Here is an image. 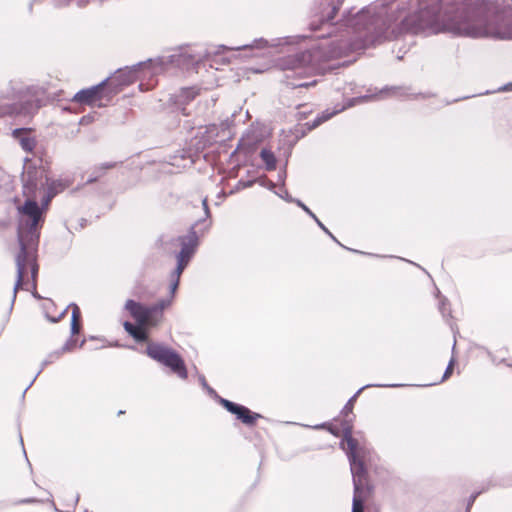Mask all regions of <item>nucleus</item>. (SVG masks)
<instances>
[{"label":"nucleus","instance_id":"nucleus-1","mask_svg":"<svg viewBox=\"0 0 512 512\" xmlns=\"http://www.w3.org/2000/svg\"><path fill=\"white\" fill-rule=\"evenodd\" d=\"M46 208L39 207L34 199H27L17 207V237L20 252L16 257L17 279L13 291V299L17 290L25 284V276L30 271L32 288H35V278L38 270L35 251L38 246L40 230L44 222Z\"/></svg>","mask_w":512,"mask_h":512},{"label":"nucleus","instance_id":"nucleus-2","mask_svg":"<svg viewBox=\"0 0 512 512\" xmlns=\"http://www.w3.org/2000/svg\"><path fill=\"white\" fill-rule=\"evenodd\" d=\"M443 30L456 36L469 38L512 39V20L499 17L457 15L443 24Z\"/></svg>","mask_w":512,"mask_h":512},{"label":"nucleus","instance_id":"nucleus-3","mask_svg":"<svg viewBox=\"0 0 512 512\" xmlns=\"http://www.w3.org/2000/svg\"><path fill=\"white\" fill-rule=\"evenodd\" d=\"M341 430L344 434L341 446L348 456L354 485L352 512H363V503L370 494V488L364 464L360 460L362 449L358 448L357 441L352 437L351 420H344Z\"/></svg>","mask_w":512,"mask_h":512},{"label":"nucleus","instance_id":"nucleus-4","mask_svg":"<svg viewBox=\"0 0 512 512\" xmlns=\"http://www.w3.org/2000/svg\"><path fill=\"white\" fill-rule=\"evenodd\" d=\"M170 305L171 300H161L153 306H145L134 300H128L125 309L137 322V325L126 321L124 322L125 330L136 341H145L147 339L146 328L157 325L162 319L163 310Z\"/></svg>","mask_w":512,"mask_h":512},{"label":"nucleus","instance_id":"nucleus-5","mask_svg":"<svg viewBox=\"0 0 512 512\" xmlns=\"http://www.w3.org/2000/svg\"><path fill=\"white\" fill-rule=\"evenodd\" d=\"M164 71L161 61L149 60L145 63H139L133 67H126L119 69L115 74L107 79V85L111 88L110 93H117L122 87L133 83L136 80L150 79V77L157 75Z\"/></svg>","mask_w":512,"mask_h":512},{"label":"nucleus","instance_id":"nucleus-6","mask_svg":"<svg viewBox=\"0 0 512 512\" xmlns=\"http://www.w3.org/2000/svg\"><path fill=\"white\" fill-rule=\"evenodd\" d=\"M427 14V12L420 11L418 13L409 15L402 21L401 27L397 31L394 28L389 31L387 28L383 34H377L375 37H366L362 45L356 46L355 48H364L368 45L380 42L382 39H394L402 33H427L432 29L431 20L427 18Z\"/></svg>","mask_w":512,"mask_h":512},{"label":"nucleus","instance_id":"nucleus-7","mask_svg":"<svg viewBox=\"0 0 512 512\" xmlns=\"http://www.w3.org/2000/svg\"><path fill=\"white\" fill-rule=\"evenodd\" d=\"M39 107L38 102L28 99V91L12 88L0 95V117L14 114H30Z\"/></svg>","mask_w":512,"mask_h":512},{"label":"nucleus","instance_id":"nucleus-8","mask_svg":"<svg viewBox=\"0 0 512 512\" xmlns=\"http://www.w3.org/2000/svg\"><path fill=\"white\" fill-rule=\"evenodd\" d=\"M146 352L149 357L168 367L181 379H187L188 372L181 356L173 349L158 343H151L147 346Z\"/></svg>","mask_w":512,"mask_h":512},{"label":"nucleus","instance_id":"nucleus-9","mask_svg":"<svg viewBox=\"0 0 512 512\" xmlns=\"http://www.w3.org/2000/svg\"><path fill=\"white\" fill-rule=\"evenodd\" d=\"M108 88L107 81H103L98 85L80 90L73 96L72 100L79 104L101 106L102 100L112 94L110 91L106 92Z\"/></svg>","mask_w":512,"mask_h":512},{"label":"nucleus","instance_id":"nucleus-10","mask_svg":"<svg viewBox=\"0 0 512 512\" xmlns=\"http://www.w3.org/2000/svg\"><path fill=\"white\" fill-rule=\"evenodd\" d=\"M181 251L177 255V273L182 274L183 270L189 263L198 245V237L192 229L188 235L179 237Z\"/></svg>","mask_w":512,"mask_h":512},{"label":"nucleus","instance_id":"nucleus-11","mask_svg":"<svg viewBox=\"0 0 512 512\" xmlns=\"http://www.w3.org/2000/svg\"><path fill=\"white\" fill-rule=\"evenodd\" d=\"M311 55L309 53H303L300 57H294L289 60L287 65H284V69L290 70H304L305 72L310 70V67H306V63L310 62Z\"/></svg>","mask_w":512,"mask_h":512},{"label":"nucleus","instance_id":"nucleus-12","mask_svg":"<svg viewBox=\"0 0 512 512\" xmlns=\"http://www.w3.org/2000/svg\"><path fill=\"white\" fill-rule=\"evenodd\" d=\"M198 95V90L195 88H183L176 96V103L187 104Z\"/></svg>","mask_w":512,"mask_h":512},{"label":"nucleus","instance_id":"nucleus-13","mask_svg":"<svg viewBox=\"0 0 512 512\" xmlns=\"http://www.w3.org/2000/svg\"><path fill=\"white\" fill-rule=\"evenodd\" d=\"M53 307H54V303L52 301H47L44 303V310H45V315H46L47 319L53 323H56L65 316V314L67 312V308L62 309L58 314H53V313H51V312H53V309H52Z\"/></svg>","mask_w":512,"mask_h":512},{"label":"nucleus","instance_id":"nucleus-14","mask_svg":"<svg viewBox=\"0 0 512 512\" xmlns=\"http://www.w3.org/2000/svg\"><path fill=\"white\" fill-rule=\"evenodd\" d=\"M220 403L232 414L236 415V417L239 419L241 413L247 412V407L233 403L227 399H220Z\"/></svg>","mask_w":512,"mask_h":512},{"label":"nucleus","instance_id":"nucleus-15","mask_svg":"<svg viewBox=\"0 0 512 512\" xmlns=\"http://www.w3.org/2000/svg\"><path fill=\"white\" fill-rule=\"evenodd\" d=\"M67 309L68 308H72V316H71V333L72 334H77L80 330V326H79V320H80V309L79 307L74 304V303H71L70 305H68V307H66Z\"/></svg>","mask_w":512,"mask_h":512},{"label":"nucleus","instance_id":"nucleus-16","mask_svg":"<svg viewBox=\"0 0 512 512\" xmlns=\"http://www.w3.org/2000/svg\"><path fill=\"white\" fill-rule=\"evenodd\" d=\"M262 161L266 165L267 170H273L276 167V158L274 153L269 149H262L260 153Z\"/></svg>","mask_w":512,"mask_h":512},{"label":"nucleus","instance_id":"nucleus-17","mask_svg":"<svg viewBox=\"0 0 512 512\" xmlns=\"http://www.w3.org/2000/svg\"><path fill=\"white\" fill-rule=\"evenodd\" d=\"M68 185H69L68 182H64L62 180L52 182L49 186V197H48L45 205L48 204V201L50 200L51 197L56 195L58 192L63 191L66 187H68Z\"/></svg>","mask_w":512,"mask_h":512},{"label":"nucleus","instance_id":"nucleus-18","mask_svg":"<svg viewBox=\"0 0 512 512\" xmlns=\"http://www.w3.org/2000/svg\"><path fill=\"white\" fill-rule=\"evenodd\" d=\"M261 417L258 413H253L247 408L246 413H241L239 420L247 425H253L257 419Z\"/></svg>","mask_w":512,"mask_h":512},{"label":"nucleus","instance_id":"nucleus-19","mask_svg":"<svg viewBox=\"0 0 512 512\" xmlns=\"http://www.w3.org/2000/svg\"><path fill=\"white\" fill-rule=\"evenodd\" d=\"M180 276H181V274L177 273V268H176L171 275V284H170V294L171 295H170V298L167 299V300H171V302L173 301L174 294L178 288Z\"/></svg>","mask_w":512,"mask_h":512},{"label":"nucleus","instance_id":"nucleus-20","mask_svg":"<svg viewBox=\"0 0 512 512\" xmlns=\"http://www.w3.org/2000/svg\"><path fill=\"white\" fill-rule=\"evenodd\" d=\"M362 391V389H359L355 395H353L349 400L348 402L346 403V405L344 406L343 410H342V413L344 415H348V414H351L352 413V410H353V405H354V401L356 400L357 396L360 394V392Z\"/></svg>","mask_w":512,"mask_h":512},{"label":"nucleus","instance_id":"nucleus-21","mask_svg":"<svg viewBox=\"0 0 512 512\" xmlns=\"http://www.w3.org/2000/svg\"><path fill=\"white\" fill-rule=\"evenodd\" d=\"M343 109H344V107H341V108H339V109H337V110H335V111H333V112H331V113L323 114L321 117H319V118L316 120V122H315L314 126H316V125H318V124H320V123H322V122H324V121L328 120L330 117H332V116H333V115H335L336 113H338V112L342 111Z\"/></svg>","mask_w":512,"mask_h":512},{"label":"nucleus","instance_id":"nucleus-22","mask_svg":"<svg viewBox=\"0 0 512 512\" xmlns=\"http://www.w3.org/2000/svg\"><path fill=\"white\" fill-rule=\"evenodd\" d=\"M314 428L315 429L327 428L335 436H338L339 432H340L339 428H337L336 426H333L331 424H320V425H316Z\"/></svg>","mask_w":512,"mask_h":512},{"label":"nucleus","instance_id":"nucleus-23","mask_svg":"<svg viewBox=\"0 0 512 512\" xmlns=\"http://www.w3.org/2000/svg\"><path fill=\"white\" fill-rule=\"evenodd\" d=\"M21 146L26 151H32L35 146V143L32 139L24 138L21 140Z\"/></svg>","mask_w":512,"mask_h":512},{"label":"nucleus","instance_id":"nucleus-24","mask_svg":"<svg viewBox=\"0 0 512 512\" xmlns=\"http://www.w3.org/2000/svg\"><path fill=\"white\" fill-rule=\"evenodd\" d=\"M70 2L75 3L79 7H82L86 5L89 2V0H58V5H65Z\"/></svg>","mask_w":512,"mask_h":512},{"label":"nucleus","instance_id":"nucleus-25","mask_svg":"<svg viewBox=\"0 0 512 512\" xmlns=\"http://www.w3.org/2000/svg\"><path fill=\"white\" fill-rule=\"evenodd\" d=\"M299 207H301L310 217L316 219V215L300 200L295 201Z\"/></svg>","mask_w":512,"mask_h":512},{"label":"nucleus","instance_id":"nucleus-26","mask_svg":"<svg viewBox=\"0 0 512 512\" xmlns=\"http://www.w3.org/2000/svg\"><path fill=\"white\" fill-rule=\"evenodd\" d=\"M452 366H453V359L450 360V362H449V364H448V366H447V368H446V370L444 372L442 380H445V379H447L450 376V374L452 372Z\"/></svg>","mask_w":512,"mask_h":512},{"label":"nucleus","instance_id":"nucleus-27","mask_svg":"<svg viewBox=\"0 0 512 512\" xmlns=\"http://www.w3.org/2000/svg\"><path fill=\"white\" fill-rule=\"evenodd\" d=\"M314 220L325 233H327L331 238L335 239L331 232L323 225V223L317 217Z\"/></svg>","mask_w":512,"mask_h":512},{"label":"nucleus","instance_id":"nucleus-28","mask_svg":"<svg viewBox=\"0 0 512 512\" xmlns=\"http://www.w3.org/2000/svg\"><path fill=\"white\" fill-rule=\"evenodd\" d=\"M266 45H267V42L260 39V40L255 41L254 45H252L251 47L256 46L257 48H264Z\"/></svg>","mask_w":512,"mask_h":512},{"label":"nucleus","instance_id":"nucleus-29","mask_svg":"<svg viewBox=\"0 0 512 512\" xmlns=\"http://www.w3.org/2000/svg\"><path fill=\"white\" fill-rule=\"evenodd\" d=\"M279 196L285 199L286 201L294 202V200L289 196L287 191H283V193H280Z\"/></svg>","mask_w":512,"mask_h":512},{"label":"nucleus","instance_id":"nucleus-30","mask_svg":"<svg viewBox=\"0 0 512 512\" xmlns=\"http://www.w3.org/2000/svg\"><path fill=\"white\" fill-rule=\"evenodd\" d=\"M314 84H315V81L311 82V83H293V86L294 87H308V86L314 85Z\"/></svg>","mask_w":512,"mask_h":512},{"label":"nucleus","instance_id":"nucleus-31","mask_svg":"<svg viewBox=\"0 0 512 512\" xmlns=\"http://www.w3.org/2000/svg\"><path fill=\"white\" fill-rule=\"evenodd\" d=\"M500 91H512V83H508L499 89Z\"/></svg>","mask_w":512,"mask_h":512},{"label":"nucleus","instance_id":"nucleus-32","mask_svg":"<svg viewBox=\"0 0 512 512\" xmlns=\"http://www.w3.org/2000/svg\"><path fill=\"white\" fill-rule=\"evenodd\" d=\"M202 203H203V206H204V209H205V213L208 214L209 211H208L207 199L204 198Z\"/></svg>","mask_w":512,"mask_h":512},{"label":"nucleus","instance_id":"nucleus-33","mask_svg":"<svg viewBox=\"0 0 512 512\" xmlns=\"http://www.w3.org/2000/svg\"><path fill=\"white\" fill-rule=\"evenodd\" d=\"M367 98H368V96H363V97L354 99L353 102H362L363 100H366Z\"/></svg>","mask_w":512,"mask_h":512},{"label":"nucleus","instance_id":"nucleus-34","mask_svg":"<svg viewBox=\"0 0 512 512\" xmlns=\"http://www.w3.org/2000/svg\"><path fill=\"white\" fill-rule=\"evenodd\" d=\"M200 381H201V383H202L203 387L208 388V387H207V383H206V381H205V378H204L203 376H202V377H200Z\"/></svg>","mask_w":512,"mask_h":512},{"label":"nucleus","instance_id":"nucleus-35","mask_svg":"<svg viewBox=\"0 0 512 512\" xmlns=\"http://www.w3.org/2000/svg\"><path fill=\"white\" fill-rule=\"evenodd\" d=\"M29 186L27 184L24 185V193L26 194L27 193V190H29Z\"/></svg>","mask_w":512,"mask_h":512},{"label":"nucleus","instance_id":"nucleus-36","mask_svg":"<svg viewBox=\"0 0 512 512\" xmlns=\"http://www.w3.org/2000/svg\"><path fill=\"white\" fill-rule=\"evenodd\" d=\"M443 309H444V303H441L440 310L443 312Z\"/></svg>","mask_w":512,"mask_h":512},{"label":"nucleus","instance_id":"nucleus-37","mask_svg":"<svg viewBox=\"0 0 512 512\" xmlns=\"http://www.w3.org/2000/svg\"><path fill=\"white\" fill-rule=\"evenodd\" d=\"M78 500H79V497L76 496L75 499H74V504H76L78 502Z\"/></svg>","mask_w":512,"mask_h":512},{"label":"nucleus","instance_id":"nucleus-38","mask_svg":"<svg viewBox=\"0 0 512 512\" xmlns=\"http://www.w3.org/2000/svg\"><path fill=\"white\" fill-rule=\"evenodd\" d=\"M139 86H140L141 89H143L144 83L141 82Z\"/></svg>","mask_w":512,"mask_h":512},{"label":"nucleus","instance_id":"nucleus-39","mask_svg":"<svg viewBox=\"0 0 512 512\" xmlns=\"http://www.w3.org/2000/svg\"><path fill=\"white\" fill-rule=\"evenodd\" d=\"M390 387H395L396 385L395 384H392V385H389Z\"/></svg>","mask_w":512,"mask_h":512},{"label":"nucleus","instance_id":"nucleus-40","mask_svg":"<svg viewBox=\"0 0 512 512\" xmlns=\"http://www.w3.org/2000/svg\"><path fill=\"white\" fill-rule=\"evenodd\" d=\"M85 512H87V511H85Z\"/></svg>","mask_w":512,"mask_h":512}]
</instances>
